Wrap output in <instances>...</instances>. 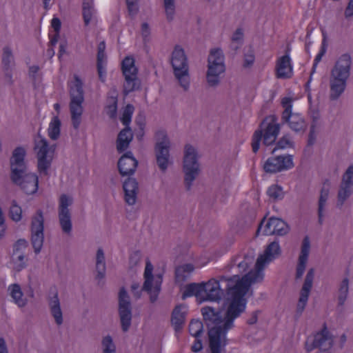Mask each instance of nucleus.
I'll return each mask as SVG.
<instances>
[{"instance_id":"nucleus-13","label":"nucleus","mask_w":353,"mask_h":353,"mask_svg":"<svg viewBox=\"0 0 353 353\" xmlns=\"http://www.w3.org/2000/svg\"><path fill=\"white\" fill-rule=\"evenodd\" d=\"M10 179L28 195L34 194L38 191L39 176L35 172L22 171L16 174H10Z\"/></svg>"},{"instance_id":"nucleus-21","label":"nucleus","mask_w":353,"mask_h":353,"mask_svg":"<svg viewBox=\"0 0 353 353\" xmlns=\"http://www.w3.org/2000/svg\"><path fill=\"white\" fill-rule=\"evenodd\" d=\"M353 192V164L344 172L338 193L337 205L341 206Z\"/></svg>"},{"instance_id":"nucleus-9","label":"nucleus","mask_w":353,"mask_h":353,"mask_svg":"<svg viewBox=\"0 0 353 353\" xmlns=\"http://www.w3.org/2000/svg\"><path fill=\"white\" fill-rule=\"evenodd\" d=\"M183 171L185 185L190 189L200 172L197 150L190 144L185 145L184 148Z\"/></svg>"},{"instance_id":"nucleus-4","label":"nucleus","mask_w":353,"mask_h":353,"mask_svg":"<svg viewBox=\"0 0 353 353\" xmlns=\"http://www.w3.org/2000/svg\"><path fill=\"white\" fill-rule=\"evenodd\" d=\"M144 283L143 288H141L139 283H134L131 285V290L134 296L139 298L141 292L143 290L150 295L151 302H154L161 291V287L163 282V276L160 272H154V267L149 260L146 261L144 270Z\"/></svg>"},{"instance_id":"nucleus-61","label":"nucleus","mask_w":353,"mask_h":353,"mask_svg":"<svg viewBox=\"0 0 353 353\" xmlns=\"http://www.w3.org/2000/svg\"><path fill=\"white\" fill-rule=\"evenodd\" d=\"M142 34L144 37H147L150 34V30L147 23H143L141 27Z\"/></svg>"},{"instance_id":"nucleus-41","label":"nucleus","mask_w":353,"mask_h":353,"mask_svg":"<svg viewBox=\"0 0 353 353\" xmlns=\"http://www.w3.org/2000/svg\"><path fill=\"white\" fill-rule=\"evenodd\" d=\"M9 216L12 221L18 223L23 219V210L16 201H12L9 208Z\"/></svg>"},{"instance_id":"nucleus-47","label":"nucleus","mask_w":353,"mask_h":353,"mask_svg":"<svg viewBox=\"0 0 353 353\" xmlns=\"http://www.w3.org/2000/svg\"><path fill=\"white\" fill-rule=\"evenodd\" d=\"M163 6L167 19L169 21H172L174 19L176 11L175 1L163 0Z\"/></svg>"},{"instance_id":"nucleus-2","label":"nucleus","mask_w":353,"mask_h":353,"mask_svg":"<svg viewBox=\"0 0 353 353\" xmlns=\"http://www.w3.org/2000/svg\"><path fill=\"white\" fill-rule=\"evenodd\" d=\"M352 58L349 54H341L330 70V98L338 99L345 92L351 75Z\"/></svg>"},{"instance_id":"nucleus-3","label":"nucleus","mask_w":353,"mask_h":353,"mask_svg":"<svg viewBox=\"0 0 353 353\" xmlns=\"http://www.w3.org/2000/svg\"><path fill=\"white\" fill-rule=\"evenodd\" d=\"M212 278L208 281L201 283H193L185 286L182 294L183 299L187 297L195 296L196 301L200 303L203 302L219 303L224 295V290L221 286V280ZM227 282V281H225Z\"/></svg>"},{"instance_id":"nucleus-1","label":"nucleus","mask_w":353,"mask_h":353,"mask_svg":"<svg viewBox=\"0 0 353 353\" xmlns=\"http://www.w3.org/2000/svg\"><path fill=\"white\" fill-rule=\"evenodd\" d=\"M221 280L227 281V296L223 309L220 312L211 307L201 310L203 319L210 327L208 335L212 353H222L227 344V333L234 327V320L246 309V296L250 292L252 294L251 285L258 283L252 282L247 275L240 277L235 274L231 277H223Z\"/></svg>"},{"instance_id":"nucleus-62","label":"nucleus","mask_w":353,"mask_h":353,"mask_svg":"<svg viewBox=\"0 0 353 353\" xmlns=\"http://www.w3.org/2000/svg\"><path fill=\"white\" fill-rule=\"evenodd\" d=\"M257 314H258V312H254L252 314V316L250 319L248 320V323L250 324H254L257 321Z\"/></svg>"},{"instance_id":"nucleus-53","label":"nucleus","mask_w":353,"mask_h":353,"mask_svg":"<svg viewBox=\"0 0 353 353\" xmlns=\"http://www.w3.org/2000/svg\"><path fill=\"white\" fill-rule=\"evenodd\" d=\"M293 141L289 135L283 136L277 143L276 148L272 151L277 149H287L293 147Z\"/></svg>"},{"instance_id":"nucleus-44","label":"nucleus","mask_w":353,"mask_h":353,"mask_svg":"<svg viewBox=\"0 0 353 353\" xmlns=\"http://www.w3.org/2000/svg\"><path fill=\"white\" fill-rule=\"evenodd\" d=\"M94 13L92 0L84 1L83 3V15L85 23L88 25Z\"/></svg>"},{"instance_id":"nucleus-22","label":"nucleus","mask_w":353,"mask_h":353,"mask_svg":"<svg viewBox=\"0 0 353 353\" xmlns=\"http://www.w3.org/2000/svg\"><path fill=\"white\" fill-rule=\"evenodd\" d=\"M138 166V161L131 152L123 154L118 160L117 168L122 176L131 177L135 174Z\"/></svg>"},{"instance_id":"nucleus-10","label":"nucleus","mask_w":353,"mask_h":353,"mask_svg":"<svg viewBox=\"0 0 353 353\" xmlns=\"http://www.w3.org/2000/svg\"><path fill=\"white\" fill-rule=\"evenodd\" d=\"M155 138L154 153L157 163L162 172H165L172 164L170 155V141L166 132L163 130H158L156 132Z\"/></svg>"},{"instance_id":"nucleus-12","label":"nucleus","mask_w":353,"mask_h":353,"mask_svg":"<svg viewBox=\"0 0 353 353\" xmlns=\"http://www.w3.org/2000/svg\"><path fill=\"white\" fill-rule=\"evenodd\" d=\"M292 99L285 97L282 99L281 104L284 109L282 114L283 120L288 123L290 128L295 132H304L307 128L303 117L299 113L292 112Z\"/></svg>"},{"instance_id":"nucleus-31","label":"nucleus","mask_w":353,"mask_h":353,"mask_svg":"<svg viewBox=\"0 0 353 353\" xmlns=\"http://www.w3.org/2000/svg\"><path fill=\"white\" fill-rule=\"evenodd\" d=\"M105 44L103 41L99 43L97 53V70L99 77L105 81L106 77L107 58L105 54Z\"/></svg>"},{"instance_id":"nucleus-27","label":"nucleus","mask_w":353,"mask_h":353,"mask_svg":"<svg viewBox=\"0 0 353 353\" xmlns=\"http://www.w3.org/2000/svg\"><path fill=\"white\" fill-rule=\"evenodd\" d=\"M310 251V241L308 236H305L302 242L301 252L299 256L296 268V277L301 278L305 270L306 264L308 260Z\"/></svg>"},{"instance_id":"nucleus-64","label":"nucleus","mask_w":353,"mask_h":353,"mask_svg":"<svg viewBox=\"0 0 353 353\" xmlns=\"http://www.w3.org/2000/svg\"><path fill=\"white\" fill-rule=\"evenodd\" d=\"M39 70V68L36 65H33L32 67L30 68V72L34 75V74H36Z\"/></svg>"},{"instance_id":"nucleus-55","label":"nucleus","mask_w":353,"mask_h":353,"mask_svg":"<svg viewBox=\"0 0 353 353\" xmlns=\"http://www.w3.org/2000/svg\"><path fill=\"white\" fill-rule=\"evenodd\" d=\"M13 61L12 50L9 47H5L3 50V63L5 65H9Z\"/></svg>"},{"instance_id":"nucleus-34","label":"nucleus","mask_w":353,"mask_h":353,"mask_svg":"<svg viewBox=\"0 0 353 353\" xmlns=\"http://www.w3.org/2000/svg\"><path fill=\"white\" fill-rule=\"evenodd\" d=\"M133 138L131 129L128 127L120 132L117 141V149L118 152H123L126 150Z\"/></svg>"},{"instance_id":"nucleus-54","label":"nucleus","mask_w":353,"mask_h":353,"mask_svg":"<svg viewBox=\"0 0 353 353\" xmlns=\"http://www.w3.org/2000/svg\"><path fill=\"white\" fill-rule=\"evenodd\" d=\"M255 57L252 50H249L245 53L243 59V66L245 68L250 67L254 63Z\"/></svg>"},{"instance_id":"nucleus-63","label":"nucleus","mask_w":353,"mask_h":353,"mask_svg":"<svg viewBox=\"0 0 353 353\" xmlns=\"http://www.w3.org/2000/svg\"><path fill=\"white\" fill-rule=\"evenodd\" d=\"M59 48H60V50H59L60 53L61 54L65 53V51H66V48H67V43H66V42H61L60 43Z\"/></svg>"},{"instance_id":"nucleus-23","label":"nucleus","mask_w":353,"mask_h":353,"mask_svg":"<svg viewBox=\"0 0 353 353\" xmlns=\"http://www.w3.org/2000/svg\"><path fill=\"white\" fill-rule=\"evenodd\" d=\"M275 70L276 76L279 79H289L292 77L293 63L289 50L285 54L277 58Z\"/></svg>"},{"instance_id":"nucleus-52","label":"nucleus","mask_w":353,"mask_h":353,"mask_svg":"<svg viewBox=\"0 0 353 353\" xmlns=\"http://www.w3.org/2000/svg\"><path fill=\"white\" fill-rule=\"evenodd\" d=\"M133 112L134 107L131 105H128L123 110L121 120L123 124L126 126V128L128 127L129 124L131 122V119Z\"/></svg>"},{"instance_id":"nucleus-43","label":"nucleus","mask_w":353,"mask_h":353,"mask_svg":"<svg viewBox=\"0 0 353 353\" xmlns=\"http://www.w3.org/2000/svg\"><path fill=\"white\" fill-rule=\"evenodd\" d=\"M61 27V22L60 19L57 17H54L51 20V28L54 32V34H50V42L52 46H55L58 41Z\"/></svg>"},{"instance_id":"nucleus-24","label":"nucleus","mask_w":353,"mask_h":353,"mask_svg":"<svg viewBox=\"0 0 353 353\" xmlns=\"http://www.w3.org/2000/svg\"><path fill=\"white\" fill-rule=\"evenodd\" d=\"M123 199L128 205H134L137 201L139 192L138 181L135 178L128 177L122 183Z\"/></svg>"},{"instance_id":"nucleus-19","label":"nucleus","mask_w":353,"mask_h":353,"mask_svg":"<svg viewBox=\"0 0 353 353\" xmlns=\"http://www.w3.org/2000/svg\"><path fill=\"white\" fill-rule=\"evenodd\" d=\"M294 167L292 155H282L268 158L263 168L266 172L274 173L290 170Z\"/></svg>"},{"instance_id":"nucleus-30","label":"nucleus","mask_w":353,"mask_h":353,"mask_svg":"<svg viewBox=\"0 0 353 353\" xmlns=\"http://www.w3.org/2000/svg\"><path fill=\"white\" fill-rule=\"evenodd\" d=\"M48 305L50 314L52 316L56 324L58 325H62L63 323V312L61 307L60 301L57 292L49 299Z\"/></svg>"},{"instance_id":"nucleus-18","label":"nucleus","mask_w":353,"mask_h":353,"mask_svg":"<svg viewBox=\"0 0 353 353\" xmlns=\"http://www.w3.org/2000/svg\"><path fill=\"white\" fill-rule=\"evenodd\" d=\"M28 242L25 239H19L14 243L10 264L15 271L20 272L27 267L28 257L26 254Z\"/></svg>"},{"instance_id":"nucleus-50","label":"nucleus","mask_w":353,"mask_h":353,"mask_svg":"<svg viewBox=\"0 0 353 353\" xmlns=\"http://www.w3.org/2000/svg\"><path fill=\"white\" fill-rule=\"evenodd\" d=\"M189 331L192 336L197 338L203 332V323L199 320H192L189 325Z\"/></svg>"},{"instance_id":"nucleus-8","label":"nucleus","mask_w":353,"mask_h":353,"mask_svg":"<svg viewBox=\"0 0 353 353\" xmlns=\"http://www.w3.org/2000/svg\"><path fill=\"white\" fill-rule=\"evenodd\" d=\"M54 150V147L50 145L46 139L39 137L35 139L34 151L37 161V170L41 175L49 174Z\"/></svg>"},{"instance_id":"nucleus-11","label":"nucleus","mask_w":353,"mask_h":353,"mask_svg":"<svg viewBox=\"0 0 353 353\" xmlns=\"http://www.w3.org/2000/svg\"><path fill=\"white\" fill-rule=\"evenodd\" d=\"M279 125L274 120L270 122L263 121L261 129L255 131L252 137V148L254 152H256L260 146V142L263 138V143L270 145L274 143L279 132Z\"/></svg>"},{"instance_id":"nucleus-26","label":"nucleus","mask_w":353,"mask_h":353,"mask_svg":"<svg viewBox=\"0 0 353 353\" xmlns=\"http://www.w3.org/2000/svg\"><path fill=\"white\" fill-rule=\"evenodd\" d=\"M170 62L173 72L189 68L187 56L184 50L179 46L174 47Z\"/></svg>"},{"instance_id":"nucleus-38","label":"nucleus","mask_w":353,"mask_h":353,"mask_svg":"<svg viewBox=\"0 0 353 353\" xmlns=\"http://www.w3.org/2000/svg\"><path fill=\"white\" fill-rule=\"evenodd\" d=\"M61 122L58 116H53L48 128V134L52 140H57L60 135Z\"/></svg>"},{"instance_id":"nucleus-45","label":"nucleus","mask_w":353,"mask_h":353,"mask_svg":"<svg viewBox=\"0 0 353 353\" xmlns=\"http://www.w3.org/2000/svg\"><path fill=\"white\" fill-rule=\"evenodd\" d=\"M268 196L272 200H281L284 196V191L281 186L279 185H272L267 190Z\"/></svg>"},{"instance_id":"nucleus-5","label":"nucleus","mask_w":353,"mask_h":353,"mask_svg":"<svg viewBox=\"0 0 353 353\" xmlns=\"http://www.w3.org/2000/svg\"><path fill=\"white\" fill-rule=\"evenodd\" d=\"M281 254V248L278 241H273L267 245L263 253L256 259L254 270L246 275L252 279V282L261 283L264 279V270Z\"/></svg>"},{"instance_id":"nucleus-32","label":"nucleus","mask_w":353,"mask_h":353,"mask_svg":"<svg viewBox=\"0 0 353 353\" xmlns=\"http://www.w3.org/2000/svg\"><path fill=\"white\" fill-rule=\"evenodd\" d=\"M188 313V307L185 305H177L172 312V324L175 330H181Z\"/></svg>"},{"instance_id":"nucleus-49","label":"nucleus","mask_w":353,"mask_h":353,"mask_svg":"<svg viewBox=\"0 0 353 353\" xmlns=\"http://www.w3.org/2000/svg\"><path fill=\"white\" fill-rule=\"evenodd\" d=\"M348 280L345 279L341 283L339 290L338 300L340 305H343L348 294Z\"/></svg>"},{"instance_id":"nucleus-28","label":"nucleus","mask_w":353,"mask_h":353,"mask_svg":"<svg viewBox=\"0 0 353 353\" xmlns=\"http://www.w3.org/2000/svg\"><path fill=\"white\" fill-rule=\"evenodd\" d=\"M314 276V270L311 269L308 271L304 284L301 290L300 297L297 304L298 310L302 312L308 300L310 292L312 286V282Z\"/></svg>"},{"instance_id":"nucleus-57","label":"nucleus","mask_w":353,"mask_h":353,"mask_svg":"<svg viewBox=\"0 0 353 353\" xmlns=\"http://www.w3.org/2000/svg\"><path fill=\"white\" fill-rule=\"evenodd\" d=\"M138 0H126L128 11L130 14H134L138 10Z\"/></svg>"},{"instance_id":"nucleus-35","label":"nucleus","mask_w":353,"mask_h":353,"mask_svg":"<svg viewBox=\"0 0 353 353\" xmlns=\"http://www.w3.org/2000/svg\"><path fill=\"white\" fill-rule=\"evenodd\" d=\"M252 258L247 256H239L234 258L232 262L231 269L232 272L243 273L247 270L252 263Z\"/></svg>"},{"instance_id":"nucleus-7","label":"nucleus","mask_w":353,"mask_h":353,"mask_svg":"<svg viewBox=\"0 0 353 353\" xmlns=\"http://www.w3.org/2000/svg\"><path fill=\"white\" fill-rule=\"evenodd\" d=\"M225 72V57L221 48H213L208 57L206 81L210 86L216 87Z\"/></svg>"},{"instance_id":"nucleus-48","label":"nucleus","mask_w":353,"mask_h":353,"mask_svg":"<svg viewBox=\"0 0 353 353\" xmlns=\"http://www.w3.org/2000/svg\"><path fill=\"white\" fill-rule=\"evenodd\" d=\"M101 345L102 353H116V347L110 336H104L102 339Z\"/></svg>"},{"instance_id":"nucleus-6","label":"nucleus","mask_w":353,"mask_h":353,"mask_svg":"<svg viewBox=\"0 0 353 353\" xmlns=\"http://www.w3.org/2000/svg\"><path fill=\"white\" fill-rule=\"evenodd\" d=\"M70 101L69 104L71 122L73 128L79 129L82 122V116L84 108L83 103L84 102V96L82 88V82L78 78L70 83Z\"/></svg>"},{"instance_id":"nucleus-56","label":"nucleus","mask_w":353,"mask_h":353,"mask_svg":"<svg viewBox=\"0 0 353 353\" xmlns=\"http://www.w3.org/2000/svg\"><path fill=\"white\" fill-rule=\"evenodd\" d=\"M344 17L345 19L353 17V0H349L344 10Z\"/></svg>"},{"instance_id":"nucleus-59","label":"nucleus","mask_w":353,"mask_h":353,"mask_svg":"<svg viewBox=\"0 0 353 353\" xmlns=\"http://www.w3.org/2000/svg\"><path fill=\"white\" fill-rule=\"evenodd\" d=\"M203 347L202 343L200 340L196 338L195 342L192 346V350L194 352H199Z\"/></svg>"},{"instance_id":"nucleus-36","label":"nucleus","mask_w":353,"mask_h":353,"mask_svg":"<svg viewBox=\"0 0 353 353\" xmlns=\"http://www.w3.org/2000/svg\"><path fill=\"white\" fill-rule=\"evenodd\" d=\"M8 292L14 302L19 307L25 306L27 303V299L23 296L21 287L18 284H12L9 286Z\"/></svg>"},{"instance_id":"nucleus-58","label":"nucleus","mask_w":353,"mask_h":353,"mask_svg":"<svg viewBox=\"0 0 353 353\" xmlns=\"http://www.w3.org/2000/svg\"><path fill=\"white\" fill-rule=\"evenodd\" d=\"M325 51H326L325 48L324 47H321L320 51L316 54V56L314 59V65H313L314 68H315L316 67L317 64L320 62L322 57L324 56Z\"/></svg>"},{"instance_id":"nucleus-51","label":"nucleus","mask_w":353,"mask_h":353,"mask_svg":"<svg viewBox=\"0 0 353 353\" xmlns=\"http://www.w3.org/2000/svg\"><path fill=\"white\" fill-rule=\"evenodd\" d=\"M244 37V31L242 28H238L232 34L231 39L233 44L236 45L234 48L237 49L241 45Z\"/></svg>"},{"instance_id":"nucleus-40","label":"nucleus","mask_w":353,"mask_h":353,"mask_svg":"<svg viewBox=\"0 0 353 353\" xmlns=\"http://www.w3.org/2000/svg\"><path fill=\"white\" fill-rule=\"evenodd\" d=\"M194 266L187 263L179 266L176 270V279L178 281H185L194 270Z\"/></svg>"},{"instance_id":"nucleus-42","label":"nucleus","mask_w":353,"mask_h":353,"mask_svg":"<svg viewBox=\"0 0 353 353\" xmlns=\"http://www.w3.org/2000/svg\"><path fill=\"white\" fill-rule=\"evenodd\" d=\"M73 203V198L69 194H61L59 199L58 212L70 213L69 207Z\"/></svg>"},{"instance_id":"nucleus-39","label":"nucleus","mask_w":353,"mask_h":353,"mask_svg":"<svg viewBox=\"0 0 353 353\" xmlns=\"http://www.w3.org/2000/svg\"><path fill=\"white\" fill-rule=\"evenodd\" d=\"M59 221L63 233L70 234L72 230L71 214L58 212Z\"/></svg>"},{"instance_id":"nucleus-29","label":"nucleus","mask_w":353,"mask_h":353,"mask_svg":"<svg viewBox=\"0 0 353 353\" xmlns=\"http://www.w3.org/2000/svg\"><path fill=\"white\" fill-rule=\"evenodd\" d=\"M330 188V183L329 181H325L323 184V187L321 190L318 208L319 222L321 224H322L324 221V217L325 215V207L329 196Z\"/></svg>"},{"instance_id":"nucleus-20","label":"nucleus","mask_w":353,"mask_h":353,"mask_svg":"<svg viewBox=\"0 0 353 353\" xmlns=\"http://www.w3.org/2000/svg\"><path fill=\"white\" fill-rule=\"evenodd\" d=\"M119 303L121 327L123 332H127L131 325L132 312L129 296L123 288L119 292Z\"/></svg>"},{"instance_id":"nucleus-17","label":"nucleus","mask_w":353,"mask_h":353,"mask_svg":"<svg viewBox=\"0 0 353 353\" xmlns=\"http://www.w3.org/2000/svg\"><path fill=\"white\" fill-rule=\"evenodd\" d=\"M290 228L288 225L282 219L272 217L268 221L265 222L263 220L257 230L258 234L263 235L276 234L283 236L288 233Z\"/></svg>"},{"instance_id":"nucleus-37","label":"nucleus","mask_w":353,"mask_h":353,"mask_svg":"<svg viewBox=\"0 0 353 353\" xmlns=\"http://www.w3.org/2000/svg\"><path fill=\"white\" fill-rule=\"evenodd\" d=\"M96 270L97 278L103 279L105 274L106 265L105 254L101 248H99L96 254Z\"/></svg>"},{"instance_id":"nucleus-25","label":"nucleus","mask_w":353,"mask_h":353,"mask_svg":"<svg viewBox=\"0 0 353 353\" xmlns=\"http://www.w3.org/2000/svg\"><path fill=\"white\" fill-rule=\"evenodd\" d=\"M26 155V149L24 147L19 146L13 150L10 159V174H16L22 171H25Z\"/></svg>"},{"instance_id":"nucleus-46","label":"nucleus","mask_w":353,"mask_h":353,"mask_svg":"<svg viewBox=\"0 0 353 353\" xmlns=\"http://www.w3.org/2000/svg\"><path fill=\"white\" fill-rule=\"evenodd\" d=\"M117 110V95L112 96L108 98L105 106V112L110 117L116 115Z\"/></svg>"},{"instance_id":"nucleus-60","label":"nucleus","mask_w":353,"mask_h":353,"mask_svg":"<svg viewBox=\"0 0 353 353\" xmlns=\"http://www.w3.org/2000/svg\"><path fill=\"white\" fill-rule=\"evenodd\" d=\"M0 353H8L6 342L3 337H0Z\"/></svg>"},{"instance_id":"nucleus-33","label":"nucleus","mask_w":353,"mask_h":353,"mask_svg":"<svg viewBox=\"0 0 353 353\" xmlns=\"http://www.w3.org/2000/svg\"><path fill=\"white\" fill-rule=\"evenodd\" d=\"M179 87L185 92H189L191 87V79L189 68L173 72Z\"/></svg>"},{"instance_id":"nucleus-16","label":"nucleus","mask_w":353,"mask_h":353,"mask_svg":"<svg viewBox=\"0 0 353 353\" xmlns=\"http://www.w3.org/2000/svg\"><path fill=\"white\" fill-rule=\"evenodd\" d=\"M333 343V340L329 334L326 327L307 337L305 341V350L307 352H311L315 348H319L323 351L329 350Z\"/></svg>"},{"instance_id":"nucleus-14","label":"nucleus","mask_w":353,"mask_h":353,"mask_svg":"<svg viewBox=\"0 0 353 353\" xmlns=\"http://www.w3.org/2000/svg\"><path fill=\"white\" fill-rule=\"evenodd\" d=\"M121 68L125 79L124 92L127 94L139 87L137 78V68L134 64V59L130 56L126 57L122 61Z\"/></svg>"},{"instance_id":"nucleus-15","label":"nucleus","mask_w":353,"mask_h":353,"mask_svg":"<svg viewBox=\"0 0 353 353\" xmlns=\"http://www.w3.org/2000/svg\"><path fill=\"white\" fill-rule=\"evenodd\" d=\"M43 216L41 211H38L32 217L31 224V242L36 254L41 252L44 241Z\"/></svg>"}]
</instances>
